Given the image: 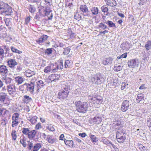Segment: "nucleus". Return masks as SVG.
<instances>
[{
    "instance_id": "nucleus-59",
    "label": "nucleus",
    "mask_w": 151,
    "mask_h": 151,
    "mask_svg": "<svg viewBox=\"0 0 151 151\" xmlns=\"http://www.w3.org/2000/svg\"><path fill=\"white\" fill-rule=\"evenodd\" d=\"M101 11L104 12H107L108 11V8L106 6H103L101 8Z\"/></svg>"
},
{
    "instance_id": "nucleus-44",
    "label": "nucleus",
    "mask_w": 151,
    "mask_h": 151,
    "mask_svg": "<svg viewBox=\"0 0 151 151\" xmlns=\"http://www.w3.org/2000/svg\"><path fill=\"white\" fill-rule=\"evenodd\" d=\"M11 49L12 52H15L18 54H21L22 53V52L21 51L18 50L12 46L11 47Z\"/></svg>"
},
{
    "instance_id": "nucleus-32",
    "label": "nucleus",
    "mask_w": 151,
    "mask_h": 151,
    "mask_svg": "<svg viewBox=\"0 0 151 151\" xmlns=\"http://www.w3.org/2000/svg\"><path fill=\"white\" fill-rule=\"evenodd\" d=\"M4 21L6 25L8 27L11 25L12 24L11 19V18H4Z\"/></svg>"
},
{
    "instance_id": "nucleus-56",
    "label": "nucleus",
    "mask_w": 151,
    "mask_h": 151,
    "mask_svg": "<svg viewBox=\"0 0 151 151\" xmlns=\"http://www.w3.org/2000/svg\"><path fill=\"white\" fill-rule=\"evenodd\" d=\"M127 56V53H124L121 55L117 57V58L118 59H120L122 58H125Z\"/></svg>"
},
{
    "instance_id": "nucleus-64",
    "label": "nucleus",
    "mask_w": 151,
    "mask_h": 151,
    "mask_svg": "<svg viewBox=\"0 0 151 151\" xmlns=\"http://www.w3.org/2000/svg\"><path fill=\"white\" fill-rule=\"evenodd\" d=\"M30 20V18L29 16L27 17L25 19V23L27 24L29 22Z\"/></svg>"
},
{
    "instance_id": "nucleus-12",
    "label": "nucleus",
    "mask_w": 151,
    "mask_h": 151,
    "mask_svg": "<svg viewBox=\"0 0 151 151\" xmlns=\"http://www.w3.org/2000/svg\"><path fill=\"white\" fill-rule=\"evenodd\" d=\"M48 36L46 35H45L41 36L40 38L36 40V42L38 44L41 45L45 42L47 40Z\"/></svg>"
},
{
    "instance_id": "nucleus-34",
    "label": "nucleus",
    "mask_w": 151,
    "mask_h": 151,
    "mask_svg": "<svg viewBox=\"0 0 151 151\" xmlns=\"http://www.w3.org/2000/svg\"><path fill=\"white\" fill-rule=\"evenodd\" d=\"M41 147V145L40 143H37L33 146L31 151H38Z\"/></svg>"
},
{
    "instance_id": "nucleus-17",
    "label": "nucleus",
    "mask_w": 151,
    "mask_h": 151,
    "mask_svg": "<svg viewBox=\"0 0 151 151\" xmlns=\"http://www.w3.org/2000/svg\"><path fill=\"white\" fill-rule=\"evenodd\" d=\"M15 82L18 85L22 84L24 81V79L22 77L19 76L14 78Z\"/></svg>"
},
{
    "instance_id": "nucleus-27",
    "label": "nucleus",
    "mask_w": 151,
    "mask_h": 151,
    "mask_svg": "<svg viewBox=\"0 0 151 151\" xmlns=\"http://www.w3.org/2000/svg\"><path fill=\"white\" fill-rule=\"evenodd\" d=\"M26 141V138L24 137L23 136L20 137V142L24 147H25L27 146Z\"/></svg>"
},
{
    "instance_id": "nucleus-62",
    "label": "nucleus",
    "mask_w": 151,
    "mask_h": 151,
    "mask_svg": "<svg viewBox=\"0 0 151 151\" xmlns=\"http://www.w3.org/2000/svg\"><path fill=\"white\" fill-rule=\"evenodd\" d=\"M90 138L92 140L93 142H95L96 141V137L93 135L91 134L90 136Z\"/></svg>"
},
{
    "instance_id": "nucleus-42",
    "label": "nucleus",
    "mask_w": 151,
    "mask_h": 151,
    "mask_svg": "<svg viewBox=\"0 0 151 151\" xmlns=\"http://www.w3.org/2000/svg\"><path fill=\"white\" fill-rule=\"evenodd\" d=\"M144 97V96L143 94L140 93L138 94L136 99L137 101H138L137 102L139 103L141 100H142L143 99Z\"/></svg>"
},
{
    "instance_id": "nucleus-18",
    "label": "nucleus",
    "mask_w": 151,
    "mask_h": 151,
    "mask_svg": "<svg viewBox=\"0 0 151 151\" xmlns=\"http://www.w3.org/2000/svg\"><path fill=\"white\" fill-rule=\"evenodd\" d=\"M0 9H1L0 12L1 14H3V12L6 7H8V5L6 4L5 3L3 2H1L0 3Z\"/></svg>"
},
{
    "instance_id": "nucleus-19",
    "label": "nucleus",
    "mask_w": 151,
    "mask_h": 151,
    "mask_svg": "<svg viewBox=\"0 0 151 151\" xmlns=\"http://www.w3.org/2000/svg\"><path fill=\"white\" fill-rule=\"evenodd\" d=\"M57 140L55 138L52 137L51 135H48L47 140L49 143L52 144L55 142Z\"/></svg>"
},
{
    "instance_id": "nucleus-54",
    "label": "nucleus",
    "mask_w": 151,
    "mask_h": 151,
    "mask_svg": "<svg viewBox=\"0 0 151 151\" xmlns=\"http://www.w3.org/2000/svg\"><path fill=\"white\" fill-rule=\"evenodd\" d=\"M74 17L75 19L78 20H79L81 19V16L77 13L75 14Z\"/></svg>"
},
{
    "instance_id": "nucleus-53",
    "label": "nucleus",
    "mask_w": 151,
    "mask_h": 151,
    "mask_svg": "<svg viewBox=\"0 0 151 151\" xmlns=\"http://www.w3.org/2000/svg\"><path fill=\"white\" fill-rule=\"evenodd\" d=\"M6 96L5 94L3 95L0 94V101L1 102H3L4 101L5 99Z\"/></svg>"
},
{
    "instance_id": "nucleus-45",
    "label": "nucleus",
    "mask_w": 151,
    "mask_h": 151,
    "mask_svg": "<svg viewBox=\"0 0 151 151\" xmlns=\"http://www.w3.org/2000/svg\"><path fill=\"white\" fill-rule=\"evenodd\" d=\"M47 129L50 131L53 132L55 131V129L53 126L51 124H48L46 127Z\"/></svg>"
},
{
    "instance_id": "nucleus-15",
    "label": "nucleus",
    "mask_w": 151,
    "mask_h": 151,
    "mask_svg": "<svg viewBox=\"0 0 151 151\" xmlns=\"http://www.w3.org/2000/svg\"><path fill=\"white\" fill-rule=\"evenodd\" d=\"M104 1L107 5L111 6H114L117 4L115 0H104Z\"/></svg>"
},
{
    "instance_id": "nucleus-20",
    "label": "nucleus",
    "mask_w": 151,
    "mask_h": 151,
    "mask_svg": "<svg viewBox=\"0 0 151 151\" xmlns=\"http://www.w3.org/2000/svg\"><path fill=\"white\" fill-rule=\"evenodd\" d=\"M59 77L60 76L58 74H55L51 75L49 77V78L51 81H53L58 80Z\"/></svg>"
},
{
    "instance_id": "nucleus-35",
    "label": "nucleus",
    "mask_w": 151,
    "mask_h": 151,
    "mask_svg": "<svg viewBox=\"0 0 151 151\" xmlns=\"http://www.w3.org/2000/svg\"><path fill=\"white\" fill-rule=\"evenodd\" d=\"M64 142L65 144L68 145L69 146L72 147L73 145V142L72 140H64Z\"/></svg>"
},
{
    "instance_id": "nucleus-33",
    "label": "nucleus",
    "mask_w": 151,
    "mask_h": 151,
    "mask_svg": "<svg viewBox=\"0 0 151 151\" xmlns=\"http://www.w3.org/2000/svg\"><path fill=\"white\" fill-rule=\"evenodd\" d=\"M91 11L93 14L96 15L98 13L99 10L97 7H94L91 9Z\"/></svg>"
},
{
    "instance_id": "nucleus-49",
    "label": "nucleus",
    "mask_w": 151,
    "mask_h": 151,
    "mask_svg": "<svg viewBox=\"0 0 151 151\" xmlns=\"http://www.w3.org/2000/svg\"><path fill=\"white\" fill-rule=\"evenodd\" d=\"M3 79L5 80V83L7 84L10 83L12 80V79L9 77L3 78Z\"/></svg>"
},
{
    "instance_id": "nucleus-30",
    "label": "nucleus",
    "mask_w": 151,
    "mask_h": 151,
    "mask_svg": "<svg viewBox=\"0 0 151 151\" xmlns=\"http://www.w3.org/2000/svg\"><path fill=\"white\" fill-rule=\"evenodd\" d=\"M37 90H39L40 88H41L44 85V83L42 80L38 81L37 82Z\"/></svg>"
},
{
    "instance_id": "nucleus-6",
    "label": "nucleus",
    "mask_w": 151,
    "mask_h": 151,
    "mask_svg": "<svg viewBox=\"0 0 151 151\" xmlns=\"http://www.w3.org/2000/svg\"><path fill=\"white\" fill-rule=\"evenodd\" d=\"M89 99L91 100V102H93L94 103L99 104L101 102L102 100V97L98 95H95L94 96L91 95L89 96Z\"/></svg>"
},
{
    "instance_id": "nucleus-16",
    "label": "nucleus",
    "mask_w": 151,
    "mask_h": 151,
    "mask_svg": "<svg viewBox=\"0 0 151 151\" xmlns=\"http://www.w3.org/2000/svg\"><path fill=\"white\" fill-rule=\"evenodd\" d=\"M8 65L10 68H13L17 64L14 59H11L7 61Z\"/></svg>"
},
{
    "instance_id": "nucleus-61",
    "label": "nucleus",
    "mask_w": 151,
    "mask_h": 151,
    "mask_svg": "<svg viewBox=\"0 0 151 151\" xmlns=\"http://www.w3.org/2000/svg\"><path fill=\"white\" fill-rule=\"evenodd\" d=\"M59 65V68H60V69H62L63 68V61L62 60H60L59 64L58 65Z\"/></svg>"
},
{
    "instance_id": "nucleus-55",
    "label": "nucleus",
    "mask_w": 151,
    "mask_h": 151,
    "mask_svg": "<svg viewBox=\"0 0 151 151\" xmlns=\"http://www.w3.org/2000/svg\"><path fill=\"white\" fill-rule=\"evenodd\" d=\"M147 125L149 127V129L151 131V119H149L147 121Z\"/></svg>"
},
{
    "instance_id": "nucleus-46",
    "label": "nucleus",
    "mask_w": 151,
    "mask_h": 151,
    "mask_svg": "<svg viewBox=\"0 0 151 151\" xmlns=\"http://www.w3.org/2000/svg\"><path fill=\"white\" fill-rule=\"evenodd\" d=\"M122 66L120 65H116L114 67V70L115 71H118L122 70Z\"/></svg>"
},
{
    "instance_id": "nucleus-47",
    "label": "nucleus",
    "mask_w": 151,
    "mask_h": 151,
    "mask_svg": "<svg viewBox=\"0 0 151 151\" xmlns=\"http://www.w3.org/2000/svg\"><path fill=\"white\" fill-rule=\"evenodd\" d=\"M28 143L27 144L28 146V149L30 151H31L32 150V149L33 148V143L29 141L28 142Z\"/></svg>"
},
{
    "instance_id": "nucleus-9",
    "label": "nucleus",
    "mask_w": 151,
    "mask_h": 151,
    "mask_svg": "<svg viewBox=\"0 0 151 151\" xmlns=\"http://www.w3.org/2000/svg\"><path fill=\"white\" fill-rule=\"evenodd\" d=\"M33 80H32V81ZM34 81H32L30 83H27L24 84V86H25L26 90L30 92H33L34 91V84L33 82Z\"/></svg>"
},
{
    "instance_id": "nucleus-7",
    "label": "nucleus",
    "mask_w": 151,
    "mask_h": 151,
    "mask_svg": "<svg viewBox=\"0 0 151 151\" xmlns=\"http://www.w3.org/2000/svg\"><path fill=\"white\" fill-rule=\"evenodd\" d=\"M129 108V102L128 100H124L122 103L121 110L125 112Z\"/></svg>"
},
{
    "instance_id": "nucleus-58",
    "label": "nucleus",
    "mask_w": 151,
    "mask_h": 151,
    "mask_svg": "<svg viewBox=\"0 0 151 151\" xmlns=\"http://www.w3.org/2000/svg\"><path fill=\"white\" fill-rule=\"evenodd\" d=\"M46 53L47 55H50L52 53V50L51 48H48L45 50Z\"/></svg>"
},
{
    "instance_id": "nucleus-63",
    "label": "nucleus",
    "mask_w": 151,
    "mask_h": 151,
    "mask_svg": "<svg viewBox=\"0 0 151 151\" xmlns=\"http://www.w3.org/2000/svg\"><path fill=\"white\" fill-rule=\"evenodd\" d=\"M115 126L116 127V126H120V127H121V126H122V124H121V120H118V121L117 122V123L116 124H115Z\"/></svg>"
},
{
    "instance_id": "nucleus-8",
    "label": "nucleus",
    "mask_w": 151,
    "mask_h": 151,
    "mask_svg": "<svg viewBox=\"0 0 151 151\" xmlns=\"http://www.w3.org/2000/svg\"><path fill=\"white\" fill-rule=\"evenodd\" d=\"M8 92L10 95L14 96L16 93V88L14 85L9 84L7 86Z\"/></svg>"
},
{
    "instance_id": "nucleus-41",
    "label": "nucleus",
    "mask_w": 151,
    "mask_h": 151,
    "mask_svg": "<svg viewBox=\"0 0 151 151\" xmlns=\"http://www.w3.org/2000/svg\"><path fill=\"white\" fill-rule=\"evenodd\" d=\"M44 72L46 73H48L50 72H52L50 65L45 68Z\"/></svg>"
},
{
    "instance_id": "nucleus-11",
    "label": "nucleus",
    "mask_w": 151,
    "mask_h": 151,
    "mask_svg": "<svg viewBox=\"0 0 151 151\" xmlns=\"http://www.w3.org/2000/svg\"><path fill=\"white\" fill-rule=\"evenodd\" d=\"M8 72L7 67L4 65L0 66V74L2 76H6Z\"/></svg>"
},
{
    "instance_id": "nucleus-10",
    "label": "nucleus",
    "mask_w": 151,
    "mask_h": 151,
    "mask_svg": "<svg viewBox=\"0 0 151 151\" xmlns=\"http://www.w3.org/2000/svg\"><path fill=\"white\" fill-rule=\"evenodd\" d=\"M68 93L61 90L58 93V98L60 100L65 99L68 96Z\"/></svg>"
},
{
    "instance_id": "nucleus-37",
    "label": "nucleus",
    "mask_w": 151,
    "mask_h": 151,
    "mask_svg": "<svg viewBox=\"0 0 151 151\" xmlns=\"http://www.w3.org/2000/svg\"><path fill=\"white\" fill-rule=\"evenodd\" d=\"M72 63V62L69 60H66L65 63V68L70 67Z\"/></svg>"
},
{
    "instance_id": "nucleus-21",
    "label": "nucleus",
    "mask_w": 151,
    "mask_h": 151,
    "mask_svg": "<svg viewBox=\"0 0 151 151\" xmlns=\"http://www.w3.org/2000/svg\"><path fill=\"white\" fill-rule=\"evenodd\" d=\"M50 66L52 72H56L59 69V65L56 63L51 64H50Z\"/></svg>"
},
{
    "instance_id": "nucleus-13",
    "label": "nucleus",
    "mask_w": 151,
    "mask_h": 151,
    "mask_svg": "<svg viewBox=\"0 0 151 151\" xmlns=\"http://www.w3.org/2000/svg\"><path fill=\"white\" fill-rule=\"evenodd\" d=\"M128 66L130 68H134L137 65V62L135 59L130 60L128 62Z\"/></svg>"
},
{
    "instance_id": "nucleus-1",
    "label": "nucleus",
    "mask_w": 151,
    "mask_h": 151,
    "mask_svg": "<svg viewBox=\"0 0 151 151\" xmlns=\"http://www.w3.org/2000/svg\"><path fill=\"white\" fill-rule=\"evenodd\" d=\"M51 11V10L49 8H41L39 9V12L36 14L35 19L39 20L40 18L47 16L49 20H51L53 16Z\"/></svg>"
},
{
    "instance_id": "nucleus-39",
    "label": "nucleus",
    "mask_w": 151,
    "mask_h": 151,
    "mask_svg": "<svg viewBox=\"0 0 151 151\" xmlns=\"http://www.w3.org/2000/svg\"><path fill=\"white\" fill-rule=\"evenodd\" d=\"M11 135L12 139L14 140H16L17 138V135L16 132L15 130H13L12 131Z\"/></svg>"
},
{
    "instance_id": "nucleus-38",
    "label": "nucleus",
    "mask_w": 151,
    "mask_h": 151,
    "mask_svg": "<svg viewBox=\"0 0 151 151\" xmlns=\"http://www.w3.org/2000/svg\"><path fill=\"white\" fill-rule=\"evenodd\" d=\"M30 130L28 128H23L22 129V133L26 135H28Z\"/></svg>"
},
{
    "instance_id": "nucleus-50",
    "label": "nucleus",
    "mask_w": 151,
    "mask_h": 151,
    "mask_svg": "<svg viewBox=\"0 0 151 151\" xmlns=\"http://www.w3.org/2000/svg\"><path fill=\"white\" fill-rule=\"evenodd\" d=\"M70 49L68 47L64 49V50L63 52V54L64 55H67L70 52Z\"/></svg>"
},
{
    "instance_id": "nucleus-43",
    "label": "nucleus",
    "mask_w": 151,
    "mask_h": 151,
    "mask_svg": "<svg viewBox=\"0 0 151 151\" xmlns=\"http://www.w3.org/2000/svg\"><path fill=\"white\" fill-rule=\"evenodd\" d=\"M106 23L108 24V25L110 27H116L115 24L113 23L112 21L108 20Z\"/></svg>"
},
{
    "instance_id": "nucleus-14",
    "label": "nucleus",
    "mask_w": 151,
    "mask_h": 151,
    "mask_svg": "<svg viewBox=\"0 0 151 151\" xmlns=\"http://www.w3.org/2000/svg\"><path fill=\"white\" fill-rule=\"evenodd\" d=\"M80 9L81 11L83 13L84 15H87L88 16H90V15L88 14L89 12L88 10V9L86 6V5L81 6L80 7Z\"/></svg>"
},
{
    "instance_id": "nucleus-2",
    "label": "nucleus",
    "mask_w": 151,
    "mask_h": 151,
    "mask_svg": "<svg viewBox=\"0 0 151 151\" xmlns=\"http://www.w3.org/2000/svg\"><path fill=\"white\" fill-rule=\"evenodd\" d=\"M77 111L79 112L85 113L88 107V104L86 102L78 101L75 102Z\"/></svg>"
},
{
    "instance_id": "nucleus-57",
    "label": "nucleus",
    "mask_w": 151,
    "mask_h": 151,
    "mask_svg": "<svg viewBox=\"0 0 151 151\" xmlns=\"http://www.w3.org/2000/svg\"><path fill=\"white\" fill-rule=\"evenodd\" d=\"M109 143L110 144V145H109V146L111 147H112L115 151L118 150V149L113 144H112L110 142H109Z\"/></svg>"
},
{
    "instance_id": "nucleus-60",
    "label": "nucleus",
    "mask_w": 151,
    "mask_h": 151,
    "mask_svg": "<svg viewBox=\"0 0 151 151\" xmlns=\"http://www.w3.org/2000/svg\"><path fill=\"white\" fill-rule=\"evenodd\" d=\"M128 84H126L125 82H123L122 83L121 85V89L123 90L125 89L126 87V86H127Z\"/></svg>"
},
{
    "instance_id": "nucleus-4",
    "label": "nucleus",
    "mask_w": 151,
    "mask_h": 151,
    "mask_svg": "<svg viewBox=\"0 0 151 151\" xmlns=\"http://www.w3.org/2000/svg\"><path fill=\"white\" fill-rule=\"evenodd\" d=\"M103 78L101 75L97 74L92 76L89 80L90 82L93 84L99 85L102 83V79Z\"/></svg>"
},
{
    "instance_id": "nucleus-48",
    "label": "nucleus",
    "mask_w": 151,
    "mask_h": 151,
    "mask_svg": "<svg viewBox=\"0 0 151 151\" xmlns=\"http://www.w3.org/2000/svg\"><path fill=\"white\" fill-rule=\"evenodd\" d=\"M38 117L37 116H35L32 117L31 119L30 120V122L32 124H34L37 121V119Z\"/></svg>"
},
{
    "instance_id": "nucleus-51",
    "label": "nucleus",
    "mask_w": 151,
    "mask_h": 151,
    "mask_svg": "<svg viewBox=\"0 0 151 151\" xmlns=\"http://www.w3.org/2000/svg\"><path fill=\"white\" fill-rule=\"evenodd\" d=\"M99 27L100 28H101L103 29H106L107 27V26L104 24L103 23H100Z\"/></svg>"
},
{
    "instance_id": "nucleus-24",
    "label": "nucleus",
    "mask_w": 151,
    "mask_h": 151,
    "mask_svg": "<svg viewBox=\"0 0 151 151\" xmlns=\"http://www.w3.org/2000/svg\"><path fill=\"white\" fill-rule=\"evenodd\" d=\"M95 124H99L102 121V118L99 116H96L94 117L92 120Z\"/></svg>"
},
{
    "instance_id": "nucleus-25",
    "label": "nucleus",
    "mask_w": 151,
    "mask_h": 151,
    "mask_svg": "<svg viewBox=\"0 0 151 151\" xmlns=\"http://www.w3.org/2000/svg\"><path fill=\"white\" fill-rule=\"evenodd\" d=\"M36 133L37 131L35 130H30L28 137L30 139H32L35 137Z\"/></svg>"
},
{
    "instance_id": "nucleus-28",
    "label": "nucleus",
    "mask_w": 151,
    "mask_h": 151,
    "mask_svg": "<svg viewBox=\"0 0 151 151\" xmlns=\"http://www.w3.org/2000/svg\"><path fill=\"white\" fill-rule=\"evenodd\" d=\"M32 100V98L27 95L23 96V101L26 103H28Z\"/></svg>"
},
{
    "instance_id": "nucleus-36",
    "label": "nucleus",
    "mask_w": 151,
    "mask_h": 151,
    "mask_svg": "<svg viewBox=\"0 0 151 151\" xmlns=\"http://www.w3.org/2000/svg\"><path fill=\"white\" fill-rule=\"evenodd\" d=\"M145 47L147 50L151 49V42L149 40L146 42Z\"/></svg>"
},
{
    "instance_id": "nucleus-22",
    "label": "nucleus",
    "mask_w": 151,
    "mask_h": 151,
    "mask_svg": "<svg viewBox=\"0 0 151 151\" xmlns=\"http://www.w3.org/2000/svg\"><path fill=\"white\" fill-rule=\"evenodd\" d=\"M12 12V8L8 5V7L5 9L3 12V14H4L5 15H9Z\"/></svg>"
},
{
    "instance_id": "nucleus-3",
    "label": "nucleus",
    "mask_w": 151,
    "mask_h": 151,
    "mask_svg": "<svg viewBox=\"0 0 151 151\" xmlns=\"http://www.w3.org/2000/svg\"><path fill=\"white\" fill-rule=\"evenodd\" d=\"M125 134V131L122 128L118 129L116 132V137L117 141L120 143H123L126 139L124 135Z\"/></svg>"
},
{
    "instance_id": "nucleus-26",
    "label": "nucleus",
    "mask_w": 151,
    "mask_h": 151,
    "mask_svg": "<svg viewBox=\"0 0 151 151\" xmlns=\"http://www.w3.org/2000/svg\"><path fill=\"white\" fill-rule=\"evenodd\" d=\"M113 60V59L111 57H109L106 58L105 60L103 61V63L104 65H107L109 64H111Z\"/></svg>"
},
{
    "instance_id": "nucleus-40",
    "label": "nucleus",
    "mask_w": 151,
    "mask_h": 151,
    "mask_svg": "<svg viewBox=\"0 0 151 151\" xmlns=\"http://www.w3.org/2000/svg\"><path fill=\"white\" fill-rule=\"evenodd\" d=\"M29 11L31 13H34L35 12L36 9L34 6L32 5H29L28 7Z\"/></svg>"
},
{
    "instance_id": "nucleus-52",
    "label": "nucleus",
    "mask_w": 151,
    "mask_h": 151,
    "mask_svg": "<svg viewBox=\"0 0 151 151\" xmlns=\"http://www.w3.org/2000/svg\"><path fill=\"white\" fill-rule=\"evenodd\" d=\"M42 128L41 124L40 123H38L35 126V129L37 130H39Z\"/></svg>"
},
{
    "instance_id": "nucleus-31",
    "label": "nucleus",
    "mask_w": 151,
    "mask_h": 151,
    "mask_svg": "<svg viewBox=\"0 0 151 151\" xmlns=\"http://www.w3.org/2000/svg\"><path fill=\"white\" fill-rule=\"evenodd\" d=\"M63 89L62 91H66L67 93H69V90L70 89L69 86L67 84H64L63 86Z\"/></svg>"
},
{
    "instance_id": "nucleus-29",
    "label": "nucleus",
    "mask_w": 151,
    "mask_h": 151,
    "mask_svg": "<svg viewBox=\"0 0 151 151\" xmlns=\"http://www.w3.org/2000/svg\"><path fill=\"white\" fill-rule=\"evenodd\" d=\"M121 46L122 47L123 50H127L129 49V44L127 42H125L122 43L121 45Z\"/></svg>"
},
{
    "instance_id": "nucleus-5",
    "label": "nucleus",
    "mask_w": 151,
    "mask_h": 151,
    "mask_svg": "<svg viewBox=\"0 0 151 151\" xmlns=\"http://www.w3.org/2000/svg\"><path fill=\"white\" fill-rule=\"evenodd\" d=\"M19 114L17 113H14L12 116V127H14L17 126L19 123L20 120L19 119Z\"/></svg>"
},
{
    "instance_id": "nucleus-23",
    "label": "nucleus",
    "mask_w": 151,
    "mask_h": 151,
    "mask_svg": "<svg viewBox=\"0 0 151 151\" xmlns=\"http://www.w3.org/2000/svg\"><path fill=\"white\" fill-rule=\"evenodd\" d=\"M35 75V72L29 70H27L24 72V75L28 77H31Z\"/></svg>"
}]
</instances>
